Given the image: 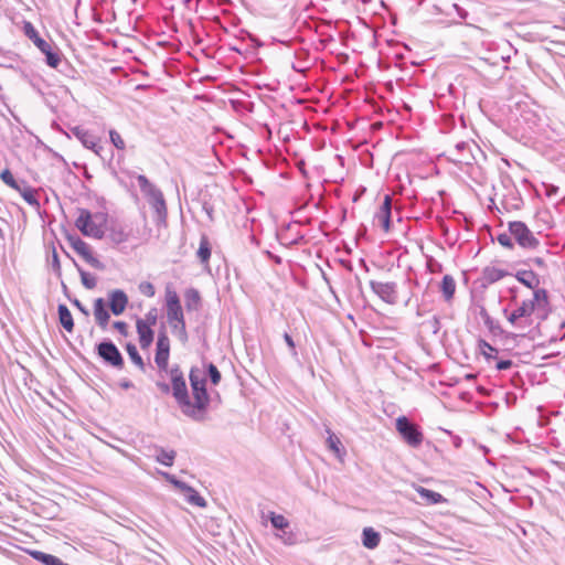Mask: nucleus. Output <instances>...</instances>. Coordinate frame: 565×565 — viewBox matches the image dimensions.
Listing matches in <instances>:
<instances>
[{"instance_id":"obj_1","label":"nucleus","mask_w":565,"mask_h":565,"mask_svg":"<svg viewBox=\"0 0 565 565\" xmlns=\"http://www.w3.org/2000/svg\"><path fill=\"white\" fill-rule=\"evenodd\" d=\"M190 385L193 393L194 403H192V413L185 416L201 422L204 419V413L210 404V395L206 390V380L198 367H192L189 374Z\"/></svg>"},{"instance_id":"obj_2","label":"nucleus","mask_w":565,"mask_h":565,"mask_svg":"<svg viewBox=\"0 0 565 565\" xmlns=\"http://www.w3.org/2000/svg\"><path fill=\"white\" fill-rule=\"evenodd\" d=\"M136 179L140 191L154 212V222L157 225L166 224L168 210L162 191L153 183H151L149 179L143 174H138Z\"/></svg>"},{"instance_id":"obj_3","label":"nucleus","mask_w":565,"mask_h":565,"mask_svg":"<svg viewBox=\"0 0 565 565\" xmlns=\"http://www.w3.org/2000/svg\"><path fill=\"white\" fill-rule=\"evenodd\" d=\"M171 380V392L183 414H191L192 402L189 396L185 379L179 365L168 369Z\"/></svg>"},{"instance_id":"obj_4","label":"nucleus","mask_w":565,"mask_h":565,"mask_svg":"<svg viewBox=\"0 0 565 565\" xmlns=\"http://www.w3.org/2000/svg\"><path fill=\"white\" fill-rule=\"evenodd\" d=\"M25 35L33 41L35 46L45 55V62L49 66L56 68L61 62L60 53L54 51L49 42L39 36L38 31L31 22L24 23Z\"/></svg>"},{"instance_id":"obj_5","label":"nucleus","mask_w":565,"mask_h":565,"mask_svg":"<svg viewBox=\"0 0 565 565\" xmlns=\"http://www.w3.org/2000/svg\"><path fill=\"white\" fill-rule=\"evenodd\" d=\"M509 232L516 243L524 249H536L540 241L524 222L513 221L509 223Z\"/></svg>"},{"instance_id":"obj_6","label":"nucleus","mask_w":565,"mask_h":565,"mask_svg":"<svg viewBox=\"0 0 565 565\" xmlns=\"http://www.w3.org/2000/svg\"><path fill=\"white\" fill-rule=\"evenodd\" d=\"M534 305L529 300H523L520 306L511 313L504 310L508 321L516 329L525 330L531 326V316L534 312Z\"/></svg>"},{"instance_id":"obj_7","label":"nucleus","mask_w":565,"mask_h":565,"mask_svg":"<svg viewBox=\"0 0 565 565\" xmlns=\"http://www.w3.org/2000/svg\"><path fill=\"white\" fill-rule=\"evenodd\" d=\"M164 305L168 323L180 322L184 319L180 297L170 285H167L164 289Z\"/></svg>"},{"instance_id":"obj_8","label":"nucleus","mask_w":565,"mask_h":565,"mask_svg":"<svg viewBox=\"0 0 565 565\" xmlns=\"http://www.w3.org/2000/svg\"><path fill=\"white\" fill-rule=\"evenodd\" d=\"M396 430L402 438L411 446L418 447L423 441V433L419 427L407 417L401 416L396 419Z\"/></svg>"},{"instance_id":"obj_9","label":"nucleus","mask_w":565,"mask_h":565,"mask_svg":"<svg viewBox=\"0 0 565 565\" xmlns=\"http://www.w3.org/2000/svg\"><path fill=\"white\" fill-rule=\"evenodd\" d=\"M76 227L83 235L100 239L104 237V230L100 224L93 220V215L87 210H81V213L75 222Z\"/></svg>"},{"instance_id":"obj_10","label":"nucleus","mask_w":565,"mask_h":565,"mask_svg":"<svg viewBox=\"0 0 565 565\" xmlns=\"http://www.w3.org/2000/svg\"><path fill=\"white\" fill-rule=\"evenodd\" d=\"M97 354L103 361L116 369L124 366V358L118 348L110 341L104 340L96 345Z\"/></svg>"},{"instance_id":"obj_11","label":"nucleus","mask_w":565,"mask_h":565,"mask_svg":"<svg viewBox=\"0 0 565 565\" xmlns=\"http://www.w3.org/2000/svg\"><path fill=\"white\" fill-rule=\"evenodd\" d=\"M72 248L93 268L104 269V264L93 255L89 245L77 235L68 236Z\"/></svg>"},{"instance_id":"obj_12","label":"nucleus","mask_w":565,"mask_h":565,"mask_svg":"<svg viewBox=\"0 0 565 565\" xmlns=\"http://www.w3.org/2000/svg\"><path fill=\"white\" fill-rule=\"evenodd\" d=\"M170 356V340L166 331H160L157 339L154 362L160 371L168 372Z\"/></svg>"},{"instance_id":"obj_13","label":"nucleus","mask_w":565,"mask_h":565,"mask_svg":"<svg viewBox=\"0 0 565 565\" xmlns=\"http://www.w3.org/2000/svg\"><path fill=\"white\" fill-rule=\"evenodd\" d=\"M370 287L383 301L388 305H395L398 300L396 282H381L371 280Z\"/></svg>"},{"instance_id":"obj_14","label":"nucleus","mask_w":565,"mask_h":565,"mask_svg":"<svg viewBox=\"0 0 565 565\" xmlns=\"http://www.w3.org/2000/svg\"><path fill=\"white\" fill-rule=\"evenodd\" d=\"M71 131L85 148L100 154L103 147L98 143V138L95 135L79 126L72 128Z\"/></svg>"},{"instance_id":"obj_15","label":"nucleus","mask_w":565,"mask_h":565,"mask_svg":"<svg viewBox=\"0 0 565 565\" xmlns=\"http://www.w3.org/2000/svg\"><path fill=\"white\" fill-rule=\"evenodd\" d=\"M108 298L110 311L115 316L121 315L128 305L127 295L120 289H115L108 294Z\"/></svg>"},{"instance_id":"obj_16","label":"nucleus","mask_w":565,"mask_h":565,"mask_svg":"<svg viewBox=\"0 0 565 565\" xmlns=\"http://www.w3.org/2000/svg\"><path fill=\"white\" fill-rule=\"evenodd\" d=\"M391 214H392V200L390 195H385L382 205L375 213V221L383 227L384 231H388L391 226Z\"/></svg>"},{"instance_id":"obj_17","label":"nucleus","mask_w":565,"mask_h":565,"mask_svg":"<svg viewBox=\"0 0 565 565\" xmlns=\"http://www.w3.org/2000/svg\"><path fill=\"white\" fill-rule=\"evenodd\" d=\"M94 317L96 320V323L105 330L108 326L110 315L108 310L106 309V303L103 298H97L94 301Z\"/></svg>"},{"instance_id":"obj_18","label":"nucleus","mask_w":565,"mask_h":565,"mask_svg":"<svg viewBox=\"0 0 565 565\" xmlns=\"http://www.w3.org/2000/svg\"><path fill=\"white\" fill-rule=\"evenodd\" d=\"M136 327H137V332L139 335L140 347L142 349L149 348L153 341V335H154L151 327L149 326V323L143 321V319H138Z\"/></svg>"},{"instance_id":"obj_19","label":"nucleus","mask_w":565,"mask_h":565,"mask_svg":"<svg viewBox=\"0 0 565 565\" xmlns=\"http://www.w3.org/2000/svg\"><path fill=\"white\" fill-rule=\"evenodd\" d=\"M381 542V535L373 527H364L362 532V544L369 550L376 548Z\"/></svg>"},{"instance_id":"obj_20","label":"nucleus","mask_w":565,"mask_h":565,"mask_svg":"<svg viewBox=\"0 0 565 565\" xmlns=\"http://www.w3.org/2000/svg\"><path fill=\"white\" fill-rule=\"evenodd\" d=\"M515 278L530 289H535L540 285V278L533 270H519Z\"/></svg>"},{"instance_id":"obj_21","label":"nucleus","mask_w":565,"mask_h":565,"mask_svg":"<svg viewBox=\"0 0 565 565\" xmlns=\"http://www.w3.org/2000/svg\"><path fill=\"white\" fill-rule=\"evenodd\" d=\"M57 313L61 326L66 331L72 332L74 328V320L68 308L65 305L61 303L57 307Z\"/></svg>"},{"instance_id":"obj_22","label":"nucleus","mask_w":565,"mask_h":565,"mask_svg":"<svg viewBox=\"0 0 565 565\" xmlns=\"http://www.w3.org/2000/svg\"><path fill=\"white\" fill-rule=\"evenodd\" d=\"M23 200L31 206L39 209L40 202L36 198L35 190L29 186L24 181L20 183V191H18Z\"/></svg>"},{"instance_id":"obj_23","label":"nucleus","mask_w":565,"mask_h":565,"mask_svg":"<svg viewBox=\"0 0 565 565\" xmlns=\"http://www.w3.org/2000/svg\"><path fill=\"white\" fill-rule=\"evenodd\" d=\"M417 492L422 500L426 501L428 504H438L446 501V499L438 492L426 489L424 487H418Z\"/></svg>"},{"instance_id":"obj_24","label":"nucleus","mask_w":565,"mask_h":565,"mask_svg":"<svg viewBox=\"0 0 565 565\" xmlns=\"http://www.w3.org/2000/svg\"><path fill=\"white\" fill-rule=\"evenodd\" d=\"M440 290L446 301L454 298L456 291V281L452 276L445 275L440 284Z\"/></svg>"},{"instance_id":"obj_25","label":"nucleus","mask_w":565,"mask_h":565,"mask_svg":"<svg viewBox=\"0 0 565 565\" xmlns=\"http://www.w3.org/2000/svg\"><path fill=\"white\" fill-rule=\"evenodd\" d=\"M455 150H456V157H455V160L458 161V162H466L468 163L469 160L471 159V153H470V145L466 141H459L455 145Z\"/></svg>"},{"instance_id":"obj_26","label":"nucleus","mask_w":565,"mask_h":565,"mask_svg":"<svg viewBox=\"0 0 565 565\" xmlns=\"http://www.w3.org/2000/svg\"><path fill=\"white\" fill-rule=\"evenodd\" d=\"M185 298V307L189 311H195L198 310L199 303L201 301L200 294L194 288H189L184 292Z\"/></svg>"},{"instance_id":"obj_27","label":"nucleus","mask_w":565,"mask_h":565,"mask_svg":"<svg viewBox=\"0 0 565 565\" xmlns=\"http://www.w3.org/2000/svg\"><path fill=\"white\" fill-rule=\"evenodd\" d=\"M172 333L179 339L180 342L185 343L189 339L185 319L180 320V322L169 323Z\"/></svg>"},{"instance_id":"obj_28","label":"nucleus","mask_w":565,"mask_h":565,"mask_svg":"<svg viewBox=\"0 0 565 565\" xmlns=\"http://www.w3.org/2000/svg\"><path fill=\"white\" fill-rule=\"evenodd\" d=\"M198 258L202 264H206L211 257V246L206 236H202L196 252Z\"/></svg>"},{"instance_id":"obj_29","label":"nucleus","mask_w":565,"mask_h":565,"mask_svg":"<svg viewBox=\"0 0 565 565\" xmlns=\"http://www.w3.org/2000/svg\"><path fill=\"white\" fill-rule=\"evenodd\" d=\"M534 292H533V298L532 299H529L530 302H532L534 305V309L537 307V308H541V307H544L548 303V296H547V291L543 288H535L533 289Z\"/></svg>"},{"instance_id":"obj_30","label":"nucleus","mask_w":565,"mask_h":565,"mask_svg":"<svg viewBox=\"0 0 565 565\" xmlns=\"http://www.w3.org/2000/svg\"><path fill=\"white\" fill-rule=\"evenodd\" d=\"M268 520L276 530L282 531L286 534L285 530L289 526V522L284 515L269 512Z\"/></svg>"},{"instance_id":"obj_31","label":"nucleus","mask_w":565,"mask_h":565,"mask_svg":"<svg viewBox=\"0 0 565 565\" xmlns=\"http://www.w3.org/2000/svg\"><path fill=\"white\" fill-rule=\"evenodd\" d=\"M109 238L115 244H121L128 241L129 233L121 226H114L109 232Z\"/></svg>"},{"instance_id":"obj_32","label":"nucleus","mask_w":565,"mask_h":565,"mask_svg":"<svg viewBox=\"0 0 565 565\" xmlns=\"http://www.w3.org/2000/svg\"><path fill=\"white\" fill-rule=\"evenodd\" d=\"M174 458H175V451H173V450L168 451V450H164L163 448H160L156 456V460L166 467H171L173 465Z\"/></svg>"},{"instance_id":"obj_33","label":"nucleus","mask_w":565,"mask_h":565,"mask_svg":"<svg viewBox=\"0 0 565 565\" xmlns=\"http://www.w3.org/2000/svg\"><path fill=\"white\" fill-rule=\"evenodd\" d=\"M126 350H127V353L130 358V360L141 370L143 371L145 370V363H143V360L141 358V355L139 354L136 345L131 344V343H128L126 345Z\"/></svg>"},{"instance_id":"obj_34","label":"nucleus","mask_w":565,"mask_h":565,"mask_svg":"<svg viewBox=\"0 0 565 565\" xmlns=\"http://www.w3.org/2000/svg\"><path fill=\"white\" fill-rule=\"evenodd\" d=\"M75 265H76V267L78 269V273H79L83 286L85 288H87V289L95 288L96 284H97L96 278L93 275H90L89 273H87L84 269H82L77 264H75Z\"/></svg>"},{"instance_id":"obj_35","label":"nucleus","mask_w":565,"mask_h":565,"mask_svg":"<svg viewBox=\"0 0 565 565\" xmlns=\"http://www.w3.org/2000/svg\"><path fill=\"white\" fill-rule=\"evenodd\" d=\"M186 501L193 505L204 508L206 505V501L203 497L199 494L193 488H191L185 494Z\"/></svg>"},{"instance_id":"obj_36","label":"nucleus","mask_w":565,"mask_h":565,"mask_svg":"<svg viewBox=\"0 0 565 565\" xmlns=\"http://www.w3.org/2000/svg\"><path fill=\"white\" fill-rule=\"evenodd\" d=\"M0 179L11 189L20 191V183L14 179L9 169H6L0 173Z\"/></svg>"},{"instance_id":"obj_37","label":"nucleus","mask_w":565,"mask_h":565,"mask_svg":"<svg viewBox=\"0 0 565 565\" xmlns=\"http://www.w3.org/2000/svg\"><path fill=\"white\" fill-rule=\"evenodd\" d=\"M484 276L489 281L494 282L502 279L505 276V273L502 269L492 267L486 268Z\"/></svg>"},{"instance_id":"obj_38","label":"nucleus","mask_w":565,"mask_h":565,"mask_svg":"<svg viewBox=\"0 0 565 565\" xmlns=\"http://www.w3.org/2000/svg\"><path fill=\"white\" fill-rule=\"evenodd\" d=\"M109 138H110V142L114 145V147L116 149L125 150L126 143L118 131H116L115 129H110Z\"/></svg>"},{"instance_id":"obj_39","label":"nucleus","mask_w":565,"mask_h":565,"mask_svg":"<svg viewBox=\"0 0 565 565\" xmlns=\"http://www.w3.org/2000/svg\"><path fill=\"white\" fill-rule=\"evenodd\" d=\"M206 373H207V376L210 377V381L212 382V384L217 385L220 383L221 377H222L221 372L213 363L207 364Z\"/></svg>"},{"instance_id":"obj_40","label":"nucleus","mask_w":565,"mask_h":565,"mask_svg":"<svg viewBox=\"0 0 565 565\" xmlns=\"http://www.w3.org/2000/svg\"><path fill=\"white\" fill-rule=\"evenodd\" d=\"M482 316L484 317V323L488 326L492 333L497 334L502 332L500 324L494 321L486 311L482 312Z\"/></svg>"},{"instance_id":"obj_41","label":"nucleus","mask_w":565,"mask_h":565,"mask_svg":"<svg viewBox=\"0 0 565 565\" xmlns=\"http://www.w3.org/2000/svg\"><path fill=\"white\" fill-rule=\"evenodd\" d=\"M139 291L149 298L153 297L156 294L154 286L149 281H142L139 285Z\"/></svg>"},{"instance_id":"obj_42","label":"nucleus","mask_w":565,"mask_h":565,"mask_svg":"<svg viewBox=\"0 0 565 565\" xmlns=\"http://www.w3.org/2000/svg\"><path fill=\"white\" fill-rule=\"evenodd\" d=\"M328 433H329V437H328V446L329 448L334 451V452H339L340 451V445H341V441L340 439L333 435L329 429H328Z\"/></svg>"},{"instance_id":"obj_43","label":"nucleus","mask_w":565,"mask_h":565,"mask_svg":"<svg viewBox=\"0 0 565 565\" xmlns=\"http://www.w3.org/2000/svg\"><path fill=\"white\" fill-rule=\"evenodd\" d=\"M511 237H513L511 234L502 233L497 236V241L501 246L511 249L514 246Z\"/></svg>"},{"instance_id":"obj_44","label":"nucleus","mask_w":565,"mask_h":565,"mask_svg":"<svg viewBox=\"0 0 565 565\" xmlns=\"http://www.w3.org/2000/svg\"><path fill=\"white\" fill-rule=\"evenodd\" d=\"M480 348L482 349V353H483V355H484V358L487 360H490V359L494 358L491 353L492 352L497 353V349L493 348L491 344H489L486 341H481L480 342Z\"/></svg>"},{"instance_id":"obj_45","label":"nucleus","mask_w":565,"mask_h":565,"mask_svg":"<svg viewBox=\"0 0 565 565\" xmlns=\"http://www.w3.org/2000/svg\"><path fill=\"white\" fill-rule=\"evenodd\" d=\"M542 188L547 198H552V196L556 195L558 192V186H556L554 184L543 183Z\"/></svg>"},{"instance_id":"obj_46","label":"nucleus","mask_w":565,"mask_h":565,"mask_svg":"<svg viewBox=\"0 0 565 565\" xmlns=\"http://www.w3.org/2000/svg\"><path fill=\"white\" fill-rule=\"evenodd\" d=\"M113 327L124 337H127L128 334V326L124 321H116L114 322Z\"/></svg>"},{"instance_id":"obj_47","label":"nucleus","mask_w":565,"mask_h":565,"mask_svg":"<svg viewBox=\"0 0 565 565\" xmlns=\"http://www.w3.org/2000/svg\"><path fill=\"white\" fill-rule=\"evenodd\" d=\"M146 321L147 323H149V326H154L157 323V309H151L147 315H146V319L143 320Z\"/></svg>"},{"instance_id":"obj_48","label":"nucleus","mask_w":565,"mask_h":565,"mask_svg":"<svg viewBox=\"0 0 565 565\" xmlns=\"http://www.w3.org/2000/svg\"><path fill=\"white\" fill-rule=\"evenodd\" d=\"M513 365V362L511 360H500L497 362V370L499 371H505V370H509L511 369Z\"/></svg>"},{"instance_id":"obj_49","label":"nucleus","mask_w":565,"mask_h":565,"mask_svg":"<svg viewBox=\"0 0 565 565\" xmlns=\"http://www.w3.org/2000/svg\"><path fill=\"white\" fill-rule=\"evenodd\" d=\"M284 340L286 344L290 348L292 355L297 354L295 342L289 333L284 334Z\"/></svg>"},{"instance_id":"obj_50","label":"nucleus","mask_w":565,"mask_h":565,"mask_svg":"<svg viewBox=\"0 0 565 565\" xmlns=\"http://www.w3.org/2000/svg\"><path fill=\"white\" fill-rule=\"evenodd\" d=\"M52 267L55 271H58L61 270V265H60V259H58V255L56 253V250L54 249L53 250V256H52Z\"/></svg>"},{"instance_id":"obj_51","label":"nucleus","mask_w":565,"mask_h":565,"mask_svg":"<svg viewBox=\"0 0 565 565\" xmlns=\"http://www.w3.org/2000/svg\"><path fill=\"white\" fill-rule=\"evenodd\" d=\"M72 303L82 312L84 313L85 316H88L89 315V311L86 309V307L78 300V299H74L72 300Z\"/></svg>"},{"instance_id":"obj_52","label":"nucleus","mask_w":565,"mask_h":565,"mask_svg":"<svg viewBox=\"0 0 565 565\" xmlns=\"http://www.w3.org/2000/svg\"><path fill=\"white\" fill-rule=\"evenodd\" d=\"M430 328L433 329V332L434 333H437L438 330L440 329V321L437 317H434L430 321L427 322Z\"/></svg>"},{"instance_id":"obj_53","label":"nucleus","mask_w":565,"mask_h":565,"mask_svg":"<svg viewBox=\"0 0 565 565\" xmlns=\"http://www.w3.org/2000/svg\"><path fill=\"white\" fill-rule=\"evenodd\" d=\"M174 487L178 488L181 492H183V494H185L192 488L181 480H178Z\"/></svg>"},{"instance_id":"obj_54","label":"nucleus","mask_w":565,"mask_h":565,"mask_svg":"<svg viewBox=\"0 0 565 565\" xmlns=\"http://www.w3.org/2000/svg\"><path fill=\"white\" fill-rule=\"evenodd\" d=\"M157 386L159 387V390L164 393V394H168L170 393L171 391V385L164 383V382H158L157 383Z\"/></svg>"},{"instance_id":"obj_55","label":"nucleus","mask_w":565,"mask_h":565,"mask_svg":"<svg viewBox=\"0 0 565 565\" xmlns=\"http://www.w3.org/2000/svg\"><path fill=\"white\" fill-rule=\"evenodd\" d=\"M454 8H455L456 12L458 13V15L461 19H466L468 17V12L463 8H461L460 6L455 3Z\"/></svg>"},{"instance_id":"obj_56","label":"nucleus","mask_w":565,"mask_h":565,"mask_svg":"<svg viewBox=\"0 0 565 565\" xmlns=\"http://www.w3.org/2000/svg\"><path fill=\"white\" fill-rule=\"evenodd\" d=\"M120 387L124 390H128V388L132 387V383L130 381H122V382H120Z\"/></svg>"},{"instance_id":"obj_57","label":"nucleus","mask_w":565,"mask_h":565,"mask_svg":"<svg viewBox=\"0 0 565 565\" xmlns=\"http://www.w3.org/2000/svg\"><path fill=\"white\" fill-rule=\"evenodd\" d=\"M533 263H534L536 266H539V267H543V266L545 265L544 259H543V258H541V257H536V258H534V259H533Z\"/></svg>"},{"instance_id":"obj_58","label":"nucleus","mask_w":565,"mask_h":565,"mask_svg":"<svg viewBox=\"0 0 565 565\" xmlns=\"http://www.w3.org/2000/svg\"><path fill=\"white\" fill-rule=\"evenodd\" d=\"M166 478L168 479L169 482H171L173 486H175V482L178 481V479L174 476L166 473Z\"/></svg>"},{"instance_id":"obj_59","label":"nucleus","mask_w":565,"mask_h":565,"mask_svg":"<svg viewBox=\"0 0 565 565\" xmlns=\"http://www.w3.org/2000/svg\"><path fill=\"white\" fill-rule=\"evenodd\" d=\"M267 254L269 255V257H271L277 264H280L281 263V258L279 256H275L273 254H270L269 252H267Z\"/></svg>"},{"instance_id":"obj_60","label":"nucleus","mask_w":565,"mask_h":565,"mask_svg":"<svg viewBox=\"0 0 565 565\" xmlns=\"http://www.w3.org/2000/svg\"><path fill=\"white\" fill-rule=\"evenodd\" d=\"M278 536H279L280 539H282L285 543H288V544H290V543H291V540H290V539H291V536H290V535H289L288 537H286V539L284 537V535H278Z\"/></svg>"},{"instance_id":"obj_61","label":"nucleus","mask_w":565,"mask_h":565,"mask_svg":"<svg viewBox=\"0 0 565 565\" xmlns=\"http://www.w3.org/2000/svg\"><path fill=\"white\" fill-rule=\"evenodd\" d=\"M0 236H2V230L0 228Z\"/></svg>"}]
</instances>
